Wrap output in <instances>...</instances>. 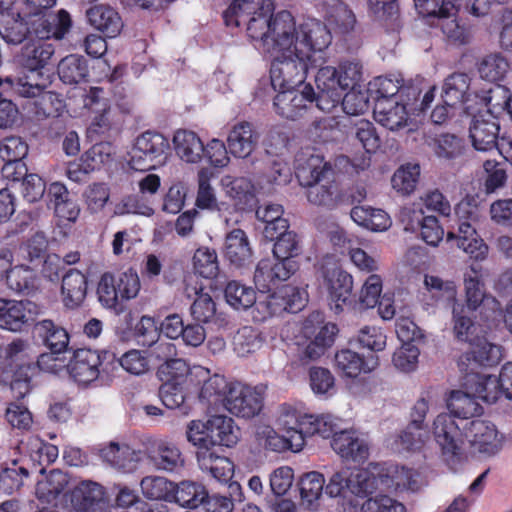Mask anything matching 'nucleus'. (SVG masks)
<instances>
[{
  "mask_svg": "<svg viewBox=\"0 0 512 512\" xmlns=\"http://www.w3.org/2000/svg\"><path fill=\"white\" fill-rule=\"evenodd\" d=\"M224 255L236 267H245L252 263V248L243 230L234 229L226 235Z\"/></svg>",
  "mask_w": 512,
  "mask_h": 512,
  "instance_id": "bb28decb",
  "label": "nucleus"
},
{
  "mask_svg": "<svg viewBox=\"0 0 512 512\" xmlns=\"http://www.w3.org/2000/svg\"><path fill=\"white\" fill-rule=\"evenodd\" d=\"M465 426H467V422L457 421L449 413H440L433 420L431 432L447 462L458 460L462 455Z\"/></svg>",
  "mask_w": 512,
  "mask_h": 512,
  "instance_id": "39448f33",
  "label": "nucleus"
},
{
  "mask_svg": "<svg viewBox=\"0 0 512 512\" xmlns=\"http://www.w3.org/2000/svg\"><path fill=\"white\" fill-rule=\"evenodd\" d=\"M226 194L238 201L239 204H249L255 198V187L252 182L245 177L234 178L225 176L221 180Z\"/></svg>",
  "mask_w": 512,
  "mask_h": 512,
  "instance_id": "864d4df0",
  "label": "nucleus"
},
{
  "mask_svg": "<svg viewBox=\"0 0 512 512\" xmlns=\"http://www.w3.org/2000/svg\"><path fill=\"white\" fill-rule=\"evenodd\" d=\"M333 174L330 162L319 154H310L298 165L296 176L300 185L306 188L310 204L331 210L346 201L339 184L332 179Z\"/></svg>",
  "mask_w": 512,
  "mask_h": 512,
  "instance_id": "f03ea898",
  "label": "nucleus"
},
{
  "mask_svg": "<svg viewBox=\"0 0 512 512\" xmlns=\"http://www.w3.org/2000/svg\"><path fill=\"white\" fill-rule=\"evenodd\" d=\"M208 492L202 484L192 481H182L178 485L174 483L172 502L182 507L194 509L205 504Z\"/></svg>",
  "mask_w": 512,
  "mask_h": 512,
  "instance_id": "37998d69",
  "label": "nucleus"
},
{
  "mask_svg": "<svg viewBox=\"0 0 512 512\" xmlns=\"http://www.w3.org/2000/svg\"><path fill=\"white\" fill-rule=\"evenodd\" d=\"M169 141L162 134L146 131L137 137L130 151L129 165L136 171H147L162 164L169 150Z\"/></svg>",
  "mask_w": 512,
  "mask_h": 512,
  "instance_id": "423d86ee",
  "label": "nucleus"
},
{
  "mask_svg": "<svg viewBox=\"0 0 512 512\" xmlns=\"http://www.w3.org/2000/svg\"><path fill=\"white\" fill-rule=\"evenodd\" d=\"M332 449L344 460L364 463L370 456V444L355 430H339L331 441Z\"/></svg>",
  "mask_w": 512,
  "mask_h": 512,
  "instance_id": "4468645a",
  "label": "nucleus"
},
{
  "mask_svg": "<svg viewBox=\"0 0 512 512\" xmlns=\"http://www.w3.org/2000/svg\"><path fill=\"white\" fill-rule=\"evenodd\" d=\"M375 120L391 131L407 125L408 111L399 100L378 99L374 107Z\"/></svg>",
  "mask_w": 512,
  "mask_h": 512,
  "instance_id": "a878e982",
  "label": "nucleus"
},
{
  "mask_svg": "<svg viewBox=\"0 0 512 512\" xmlns=\"http://www.w3.org/2000/svg\"><path fill=\"white\" fill-rule=\"evenodd\" d=\"M314 100L315 93L309 85L304 86L302 90L284 87L274 98L273 106L281 117L296 120L304 115Z\"/></svg>",
  "mask_w": 512,
  "mask_h": 512,
  "instance_id": "9d476101",
  "label": "nucleus"
},
{
  "mask_svg": "<svg viewBox=\"0 0 512 512\" xmlns=\"http://www.w3.org/2000/svg\"><path fill=\"white\" fill-rule=\"evenodd\" d=\"M193 269L196 274L212 279L218 275L219 262L214 249L208 247L198 248L193 256Z\"/></svg>",
  "mask_w": 512,
  "mask_h": 512,
  "instance_id": "bf43d9fd",
  "label": "nucleus"
},
{
  "mask_svg": "<svg viewBox=\"0 0 512 512\" xmlns=\"http://www.w3.org/2000/svg\"><path fill=\"white\" fill-rule=\"evenodd\" d=\"M478 273L479 270L471 266L470 272L464 275L466 310L475 311L483 303L492 304L493 308H498L499 302L485 293L484 283L479 279Z\"/></svg>",
  "mask_w": 512,
  "mask_h": 512,
  "instance_id": "7c9ffc66",
  "label": "nucleus"
},
{
  "mask_svg": "<svg viewBox=\"0 0 512 512\" xmlns=\"http://www.w3.org/2000/svg\"><path fill=\"white\" fill-rule=\"evenodd\" d=\"M509 71L507 59L499 53L489 54L478 63V72L487 81L502 80Z\"/></svg>",
  "mask_w": 512,
  "mask_h": 512,
  "instance_id": "4d7b16f0",
  "label": "nucleus"
},
{
  "mask_svg": "<svg viewBox=\"0 0 512 512\" xmlns=\"http://www.w3.org/2000/svg\"><path fill=\"white\" fill-rule=\"evenodd\" d=\"M330 299L335 302V309H342L352 292L353 280L350 274L341 268H334L325 274Z\"/></svg>",
  "mask_w": 512,
  "mask_h": 512,
  "instance_id": "79ce46f5",
  "label": "nucleus"
},
{
  "mask_svg": "<svg viewBox=\"0 0 512 512\" xmlns=\"http://www.w3.org/2000/svg\"><path fill=\"white\" fill-rule=\"evenodd\" d=\"M377 483L378 478L368 470H349V494L359 497L367 496L377 489Z\"/></svg>",
  "mask_w": 512,
  "mask_h": 512,
  "instance_id": "69168bd1",
  "label": "nucleus"
},
{
  "mask_svg": "<svg viewBox=\"0 0 512 512\" xmlns=\"http://www.w3.org/2000/svg\"><path fill=\"white\" fill-rule=\"evenodd\" d=\"M465 439L473 452L491 456L501 448V439L494 424L484 420L467 422L464 427Z\"/></svg>",
  "mask_w": 512,
  "mask_h": 512,
  "instance_id": "f8f14e48",
  "label": "nucleus"
},
{
  "mask_svg": "<svg viewBox=\"0 0 512 512\" xmlns=\"http://www.w3.org/2000/svg\"><path fill=\"white\" fill-rule=\"evenodd\" d=\"M30 35L33 26L16 7V0H0V36L10 45H19Z\"/></svg>",
  "mask_w": 512,
  "mask_h": 512,
  "instance_id": "6e6552de",
  "label": "nucleus"
},
{
  "mask_svg": "<svg viewBox=\"0 0 512 512\" xmlns=\"http://www.w3.org/2000/svg\"><path fill=\"white\" fill-rule=\"evenodd\" d=\"M428 439L429 433L426 426L409 422L404 430L395 435L389 445L391 449L398 453L418 451L425 445Z\"/></svg>",
  "mask_w": 512,
  "mask_h": 512,
  "instance_id": "c9c22d12",
  "label": "nucleus"
},
{
  "mask_svg": "<svg viewBox=\"0 0 512 512\" xmlns=\"http://www.w3.org/2000/svg\"><path fill=\"white\" fill-rule=\"evenodd\" d=\"M424 285L429 297L437 305L452 309L454 305L459 304L457 301V287L453 281L444 280L434 275H425Z\"/></svg>",
  "mask_w": 512,
  "mask_h": 512,
  "instance_id": "f704fd0d",
  "label": "nucleus"
},
{
  "mask_svg": "<svg viewBox=\"0 0 512 512\" xmlns=\"http://www.w3.org/2000/svg\"><path fill=\"white\" fill-rule=\"evenodd\" d=\"M55 49L52 44L38 42L24 47L22 57L23 64L30 71H36L45 67L52 56Z\"/></svg>",
  "mask_w": 512,
  "mask_h": 512,
  "instance_id": "603ef678",
  "label": "nucleus"
},
{
  "mask_svg": "<svg viewBox=\"0 0 512 512\" xmlns=\"http://www.w3.org/2000/svg\"><path fill=\"white\" fill-rule=\"evenodd\" d=\"M324 483V477L319 472L312 471L302 476L299 489L302 503L307 508H313V505L320 499Z\"/></svg>",
  "mask_w": 512,
  "mask_h": 512,
  "instance_id": "6e6d98bb",
  "label": "nucleus"
},
{
  "mask_svg": "<svg viewBox=\"0 0 512 512\" xmlns=\"http://www.w3.org/2000/svg\"><path fill=\"white\" fill-rule=\"evenodd\" d=\"M379 480L387 488L394 490L417 491L421 487L420 474L406 467L389 465L385 472L379 474Z\"/></svg>",
  "mask_w": 512,
  "mask_h": 512,
  "instance_id": "c756f323",
  "label": "nucleus"
},
{
  "mask_svg": "<svg viewBox=\"0 0 512 512\" xmlns=\"http://www.w3.org/2000/svg\"><path fill=\"white\" fill-rule=\"evenodd\" d=\"M103 462L122 473L134 472L142 461V452L126 443L110 442L99 450Z\"/></svg>",
  "mask_w": 512,
  "mask_h": 512,
  "instance_id": "a211bd4d",
  "label": "nucleus"
},
{
  "mask_svg": "<svg viewBox=\"0 0 512 512\" xmlns=\"http://www.w3.org/2000/svg\"><path fill=\"white\" fill-rule=\"evenodd\" d=\"M90 24L105 37L115 38L123 29L119 13L110 6L98 5L86 12Z\"/></svg>",
  "mask_w": 512,
  "mask_h": 512,
  "instance_id": "cd10ccee",
  "label": "nucleus"
},
{
  "mask_svg": "<svg viewBox=\"0 0 512 512\" xmlns=\"http://www.w3.org/2000/svg\"><path fill=\"white\" fill-rule=\"evenodd\" d=\"M68 483L67 474L60 470H52L44 480L38 481L36 494L39 499L51 503L66 489Z\"/></svg>",
  "mask_w": 512,
  "mask_h": 512,
  "instance_id": "09e8293b",
  "label": "nucleus"
},
{
  "mask_svg": "<svg viewBox=\"0 0 512 512\" xmlns=\"http://www.w3.org/2000/svg\"><path fill=\"white\" fill-rule=\"evenodd\" d=\"M196 380L197 383H200L201 380H203L199 398L200 400L207 401L208 403L217 402L222 396L225 397L230 386L223 376L217 374L211 377H208V375L205 377H199Z\"/></svg>",
  "mask_w": 512,
  "mask_h": 512,
  "instance_id": "338daca9",
  "label": "nucleus"
},
{
  "mask_svg": "<svg viewBox=\"0 0 512 512\" xmlns=\"http://www.w3.org/2000/svg\"><path fill=\"white\" fill-rule=\"evenodd\" d=\"M242 24H246L249 38L274 57L270 70L274 89L293 88L304 83L311 67V59L291 46L294 28L288 16L280 17L272 32H266L265 17L248 16L241 21Z\"/></svg>",
  "mask_w": 512,
  "mask_h": 512,
  "instance_id": "f257e3e1",
  "label": "nucleus"
},
{
  "mask_svg": "<svg viewBox=\"0 0 512 512\" xmlns=\"http://www.w3.org/2000/svg\"><path fill=\"white\" fill-rule=\"evenodd\" d=\"M58 75L66 84H79L89 76L88 63L83 56L68 55L59 62Z\"/></svg>",
  "mask_w": 512,
  "mask_h": 512,
  "instance_id": "c03bdc74",
  "label": "nucleus"
},
{
  "mask_svg": "<svg viewBox=\"0 0 512 512\" xmlns=\"http://www.w3.org/2000/svg\"><path fill=\"white\" fill-rule=\"evenodd\" d=\"M467 311L463 304L454 305L452 308L453 315V331L459 341L471 343L479 337L476 333L477 326L467 315Z\"/></svg>",
  "mask_w": 512,
  "mask_h": 512,
  "instance_id": "13d9d810",
  "label": "nucleus"
},
{
  "mask_svg": "<svg viewBox=\"0 0 512 512\" xmlns=\"http://www.w3.org/2000/svg\"><path fill=\"white\" fill-rule=\"evenodd\" d=\"M335 366L347 377H357L361 372H370L377 366V361L372 360V365L350 349H343L335 354Z\"/></svg>",
  "mask_w": 512,
  "mask_h": 512,
  "instance_id": "a18cd8bd",
  "label": "nucleus"
},
{
  "mask_svg": "<svg viewBox=\"0 0 512 512\" xmlns=\"http://www.w3.org/2000/svg\"><path fill=\"white\" fill-rule=\"evenodd\" d=\"M257 439L259 443L268 450L273 452H284L288 449L298 452L290 437L285 433L279 435L273 428L265 426L257 431Z\"/></svg>",
  "mask_w": 512,
  "mask_h": 512,
  "instance_id": "774afa93",
  "label": "nucleus"
},
{
  "mask_svg": "<svg viewBox=\"0 0 512 512\" xmlns=\"http://www.w3.org/2000/svg\"><path fill=\"white\" fill-rule=\"evenodd\" d=\"M475 225L473 222H459L457 233L449 231L447 240H456L457 247L471 258L484 260L488 254V246L478 236Z\"/></svg>",
  "mask_w": 512,
  "mask_h": 512,
  "instance_id": "5701e85b",
  "label": "nucleus"
},
{
  "mask_svg": "<svg viewBox=\"0 0 512 512\" xmlns=\"http://www.w3.org/2000/svg\"><path fill=\"white\" fill-rule=\"evenodd\" d=\"M308 414H302L294 407L282 404L277 411L276 423L278 428L290 437L296 450H301L305 444L304 424Z\"/></svg>",
  "mask_w": 512,
  "mask_h": 512,
  "instance_id": "4be33fe9",
  "label": "nucleus"
},
{
  "mask_svg": "<svg viewBox=\"0 0 512 512\" xmlns=\"http://www.w3.org/2000/svg\"><path fill=\"white\" fill-rule=\"evenodd\" d=\"M475 397L470 391H453L448 401V409L454 418L458 417L466 422V419L480 415L482 407Z\"/></svg>",
  "mask_w": 512,
  "mask_h": 512,
  "instance_id": "49530a36",
  "label": "nucleus"
},
{
  "mask_svg": "<svg viewBox=\"0 0 512 512\" xmlns=\"http://www.w3.org/2000/svg\"><path fill=\"white\" fill-rule=\"evenodd\" d=\"M224 295L227 303L236 310H245L256 302L255 291L238 281L228 282Z\"/></svg>",
  "mask_w": 512,
  "mask_h": 512,
  "instance_id": "5fc2aeb1",
  "label": "nucleus"
},
{
  "mask_svg": "<svg viewBox=\"0 0 512 512\" xmlns=\"http://www.w3.org/2000/svg\"><path fill=\"white\" fill-rule=\"evenodd\" d=\"M30 22L33 26V35L41 40L50 38L61 40L72 25L70 15L64 9L59 10L56 14L46 12Z\"/></svg>",
  "mask_w": 512,
  "mask_h": 512,
  "instance_id": "aec40b11",
  "label": "nucleus"
},
{
  "mask_svg": "<svg viewBox=\"0 0 512 512\" xmlns=\"http://www.w3.org/2000/svg\"><path fill=\"white\" fill-rule=\"evenodd\" d=\"M61 292L64 304L67 307H77L85 299L87 293V280L83 273L70 269L62 278Z\"/></svg>",
  "mask_w": 512,
  "mask_h": 512,
  "instance_id": "e433bc0d",
  "label": "nucleus"
},
{
  "mask_svg": "<svg viewBox=\"0 0 512 512\" xmlns=\"http://www.w3.org/2000/svg\"><path fill=\"white\" fill-rule=\"evenodd\" d=\"M501 358V347L479 336L470 343V350L459 357L458 366L464 374L475 373L480 368L497 365Z\"/></svg>",
  "mask_w": 512,
  "mask_h": 512,
  "instance_id": "1a4fd4ad",
  "label": "nucleus"
},
{
  "mask_svg": "<svg viewBox=\"0 0 512 512\" xmlns=\"http://www.w3.org/2000/svg\"><path fill=\"white\" fill-rule=\"evenodd\" d=\"M471 78L466 73L449 75L442 86V101L448 106H461L469 97Z\"/></svg>",
  "mask_w": 512,
  "mask_h": 512,
  "instance_id": "72a5a7b5",
  "label": "nucleus"
},
{
  "mask_svg": "<svg viewBox=\"0 0 512 512\" xmlns=\"http://www.w3.org/2000/svg\"><path fill=\"white\" fill-rule=\"evenodd\" d=\"M351 137L356 139L364 148L365 153L357 159L351 161L352 167L356 172L363 171L370 166V153L375 152L380 147V138L374 125L365 119L358 120L351 127ZM342 161L350 162L346 157Z\"/></svg>",
  "mask_w": 512,
  "mask_h": 512,
  "instance_id": "6ab92c4d",
  "label": "nucleus"
},
{
  "mask_svg": "<svg viewBox=\"0 0 512 512\" xmlns=\"http://www.w3.org/2000/svg\"><path fill=\"white\" fill-rule=\"evenodd\" d=\"M4 357L12 363H21V366L29 371L35 370L36 354L30 343L25 340L15 339L9 343L5 348Z\"/></svg>",
  "mask_w": 512,
  "mask_h": 512,
  "instance_id": "052dcab7",
  "label": "nucleus"
},
{
  "mask_svg": "<svg viewBox=\"0 0 512 512\" xmlns=\"http://www.w3.org/2000/svg\"><path fill=\"white\" fill-rule=\"evenodd\" d=\"M37 304L29 300H0V327L17 332L38 314Z\"/></svg>",
  "mask_w": 512,
  "mask_h": 512,
  "instance_id": "2eb2a0df",
  "label": "nucleus"
},
{
  "mask_svg": "<svg viewBox=\"0 0 512 512\" xmlns=\"http://www.w3.org/2000/svg\"><path fill=\"white\" fill-rule=\"evenodd\" d=\"M30 457L33 461L38 462L40 466L39 472H44V466L53 463L58 457L57 446L45 443L38 436H30L27 441L23 443Z\"/></svg>",
  "mask_w": 512,
  "mask_h": 512,
  "instance_id": "3c124183",
  "label": "nucleus"
},
{
  "mask_svg": "<svg viewBox=\"0 0 512 512\" xmlns=\"http://www.w3.org/2000/svg\"><path fill=\"white\" fill-rule=\"evenodd\" d=\"M147 458L157 470L174 472L184 466V458L177 445L161 441L147 452Z\"/></svg>",
  "mask_w": 512,
  "mask_h": 512,
  "instance_id": "c85d7f7f",
  "label": "nucleus"
},
{
  "mask_svg": "<svg viewBox=\"0 0 512 512\" xmlns=\"http://www.w3.org/2000/svg\"><path fill=\"white\" fill-rule=\"evenodd\" d=\"M257 13H251L250 17H265L266 19V32H272L273 27L280 17L284 15L291 19L294 31L292 32V47L296 51H301L312 59V54L317 51L326 49L332 41V36L327 26L314 18H308L297 24L293 15L287 11L282 10L275 15L273 14L274 8L267 11L266 9H256Z\"/></svg>",
  "mask_w": 512,
  "mask_h": 512,
  "instance_id": "7ed1b4c3",
  "label": "nucleus"
},
{
  "mask_svg": "<svg viewBox=\"0 0 512 512\" xmlns=\"http://www.w3.org/2000/svg\"><path fill=\"white\" fill-rule=\"evenodd\" d=\"M258 143V134L251 123L242 121L235 124L227 137L229 152L238 158L251 155Z\"/></svg>",
  "mask_w": 512,
  "mask_h": 512,
  "instance_id": "393cba45",
  "label": "nucleus"
},
{
  "mask_svg": "<svg viewBox=\"0 0 512 512\" xmlns=\"http://www.w3.org/2000/svg\"><path fill=\"white\" fill-rule=\"evenodd\" d=\"M173 144L177 155L188 163L200 161L204 153V145L201 139L192 131H176Z\"/></svg>",
  "mask_w": 512,
  "mask_h": 512,
  "instance_id": "a19ab883",
  "label": "nucleus"
},
{
  "mask_svg": "<svg viewBox=\"0 0 512 512\" xmlns=\"http://www.w3.org/2000/svg\"><path fill=\"white\" fill-rule=\"evenodd\" d=\"M315 83L318 89L315 97L317 107L330 112L342 99L337 69L331 66L320 68L315 76Z\"/></svg>",
  "mask_w": 512,
  "mask_h": 512,
  "instance_id": "f3484780",
  "label": "nucleus"
},
{
  "mask_svg": "<svg viewBox=\"0 0 512 512\" xmlns=\"http://www.w3.org/2000/svg\"><path fill=\"white\" fill-rule=\"evenodd\" d=\"M274 8L273 0H234L223 12V19L228 27H239L242 20H246L256 9Z\"/></svg>",
  "mask_w": 512,
  "mask_h": 512,
  "instance_id": "473e14b6",
  "label": "nucleus"
},
{
  "mask_svg": "<svg viewBox=\"0 0 512 512\" xmlns=\"http://www.w3.org/2000/svg\"><path fill=\"white\" fill-rule=\"evenodd\" d=\"M35 333L43 344L53 353L65 352L69 344V335L61 326L51 320H43L35 325Z\"/></svg>",
  "mask_w": 512,
  "mask_h": 512,
  "instance_id": "58836bf2",
  "label": "nucleus"
},
{
  "mask_svg": "<svg viewBox=\"0 0 512 512\" xmlns=\"http://www.w3.org/2000/svg\"><path fill=\"white\" fill-rule=\"evenodd\" d=\"M297 269L296 261L291 259H262L257 264L254 282L261 291H269L273 286L289 279Z\"/></svg>",
  "mask_w": 512,
  "mask_h": 512,
  "instance_id": "9b49d317",
  "label": "nucleus"
},
{
  "mask_svg": "<svg viewBox=\"0 0 512 512\" xmlns=\"http://www.w3.org/2000/svg\"><path fill=\"white\" fill-rule=\"evenodd\" d=\"M140 488L147 499L172 502L174 482L165 477L146 476L140 481Z\"/></svg>",
  "mask_w": 512,
  "mask_h": 512,
  "instance_id": "8fccbe9b",
  "label": "nucleus"
},
{
  "mask_svg": "<svg viewBox=\"0 0 512 512\" xmlns=\"http://www.w3.org/2000/svg\"><path fill=\"white\" fill-rule=\"evenodd\" d=\"M263 340L259 332L252 327L245 326L239 329L234 336V351L240 357H247L262 347Z\"/></svg>",
  "mask_w": 512,
  "mask_h": 512,
  "instance_id": "e2e57ef3",
  "label": "nucleus"
},
{
  "mask_svg": "<svg viewBox=\"0 0 512 512\" xmlns=\"http://www.w3.org/2000/svg\"><path fill=\"white\" fill-rule=\"evenodd\" d=\"M73 507L79 512H89L104 500V488L91 480L81 481L75 486L70 496Z\"/></svg>",
  "mask_w": 512,
  "mask_h": 512,
  "instance_id": "2f4dec72",
  "label": "nucleus"
},
{
  "mask_svg": "<svg viewBox=\"0 0 512 512\" xmlns=\"http://www.w3.org/2000/svg\"><path fill=\"white\" fill-rule=\"evenodd\" d=\"M500 125L495 115L489 112H478L471 120L469 137L473 147L488 152L497 147Z\"/></svg>",
  "mask_w": 512,
  "mask_h": 512,
  "instance_id": "ddd939ff",
  "label": "nucleus"
},
{
  "mask_svg": "<svg viewBox=\"0 0 512 512\" xmlns=\"http://www.w3.org/2000/svg\"><path fill=\"white\" fill-rule=\"evenodd\" d=\"M7 263L0 259V279L6 274L8 286L19 293L29 291L34 288L35 275L32 269L23 265L7 269Z\"/></svg>",
  "mask_w": 512,
  "mask_h": 512,
  "instance_id": "de8ad7c7",
  "label": "nucleus"
},
{
  "mask_svg": "<svg viewBox=\"0 0 512 512\" xmlns=\"http://www.w3.org/2000/svg\"><path fill=\"white\" fill-rule=\"evenodd\" d=\"M263 393L261 387H251L242 383H231L224 400L225 408L242 418H253L263 408Z\"/></svg>",
  "mask_w": 512,
  "mask_h": 512,
  "instance_id": "0eeeda50",
  "label": "nucleus"
},
{
  "mask_svg": "<svg viewBox=\"0 0 512 512\" xmlns=\"http://www.w3.org/2000/svg\"><path fill=\"white\" fill-rule=\"evenodd\" d=\"M100 365L101 357L96 351L81 348L73 352L66 368L75 382L87 385L99 377Z\"/></svg>",
  "mask_w": 512,
  "mask_h": 512,
  "instance_id": "dca6fc26",
  "label": "nucleus"
},
{
  "mask_svg": "<svg viewBox=\"0 0 512 512\" xmlns=\"http://www.w3.org/2000/svg\"><path fill=\"white\" fill-rule=\"evenodd\" d=\"M158 373L164 383L190 387L195 384L197 378L207 376L208 370L201 366L190 368L185 360L172 358L159 367Z\"/></svg>",
  "mask_w": 512,
  "mask_h": 512,
  "instance_id": "412c9836",
  "label": "nucleus"
},
{
  "mask_svg": "<svg viewBox=\"0 0 512 512\" xmlns=\"http://www.w3.org/2000/svg\"><path fill=\"white\" fill-rule=\"evenodd\" d=\"M338 419L331 415L308 414L307 423L304 424L305 438L319 435L323 438L334 437L338 431Z\"/></svg>",
  "mask_w": 512,
  "mask_h": 512,
  "instance_id": "680f3d73",
  "label": "nucleus"
},
{
  "mask_svg": "<svg viewBox=\"0 0 512 512\" xmlns=\"http://www.w3.org/2000/svg\"><path fill=\"white\" fill-rule=\"evenodd\" d=\"M210 438L214 446L232 447L239 440V428L232 418L225 415H214L209 419Z\"/></svg>",
  "mask_w": 512,
  "mask_h": 512,
  "instance_id": "ea45409f",
  "label": "nucleus"
},
{
  "mask_svg": "<svg viewBox=\"0 0 512 512\" xmlns=\"http://www.w3.org/2000/svg\"><path fill=\"white\" fill-rule=\"evenodd\" d=\"M464 386L474 396L487 403H495L504 394L501 375H487L479 372L464 374Z\"/></svg>",
  "mask_w": 512,
  "mask_h": 512,
  "instance_id": "b1692460",
  "label": "nucleus"
},
{
  "mask_svg": "<svg viewBox=\"0 0 512 512\" xmlns=\"http://www.w3.org/2000/svg\"><path fill=\"white\" fill-rule=\"evenodd\" d=\"M200 469L209 473L218 481L230 480L234 472V465L227 457L219 456L213 451L203 450L196 452Z\"/></svg>",
  "mask_w": 512,
  "mask_h": 512,
  "instance_id": "4c0bfd02",
  "label": "nucleus"
},
{
  "mask_svg": "<svg viewBox=\"0 0 512 512\" xmlns=\"http://www.w3.org/2000/svg\"><path fill=\"white\" fill-rule=\"evenodd\" d=\"M140 291V280L136 271L129 269L119 276L110 272L101 275L96 294L101 305L117 309L122 300L135 298Z\"/></svg>",
  "mask_w": 512,
  "mask_h": 512,
  "instance_id": "20e7f679",
  "label": "nucleus"
},
{
  "mask_svg": "<svg viewBox=\"0 0 512 512\" xmlns=\"http://www.w3.org/2000/svg\"><path fill=\"white\" fill-rule=\"evenodd\" d=\"M419 176L420 167L418 164L403 165L392 176V186L397 192L409 195L415 190Z\"/></svg>",
  "mask_w": 512,
  "mask_h": 512,
  "instance_id": "0e129e2a",
  "label": "nucleus"
}]
</instances>
